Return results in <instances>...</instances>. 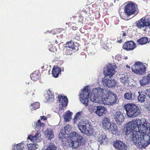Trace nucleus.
<instances>
[{
    "instance_id": "obj_49",
    "label": "nucleus",
    "mask_w": 150,
    "mask_h": 150,
    "mask_svg": "<svg viewBox=\"0 0 150 150\" xmlns=\"http://www.w3.org/2000/svg\"><path fill=\"white\" fill-rule=\"evenodd\" d=\"M50 50L52 52H54L56 51V50L55 47L52 46V47L50 49Z\"/></svg>"
},
{
    "instance_id": "obj_41",
    "label": "nucleus",
    "mask_w": 150,
    "mask_h": 150,
    "mask_svg": "<svg viewBox=\"0 0 150 150\" xmlns=\"http://www.w3.org/2000/svg\"><path fill=\"white\" fill-rule=\"evenodd\" d=\"M30 77L32 80L36 81L38 79L39 76L37 74V72L35 71L30 74Z\"/></svg>"
},
{
    "instance_id": "obj_9",
    "label": "nucleus",
    "mask_w": 150,
    "mask_h": 150,
    "mask_svg": "<svg viewBox=\"0 0 150 150\" xmlns=\"http://www.w3.org/2000/svg\"><path fill=\"white\" fill-rule=\"evenodd\" d=\"M116 68L115 64H109L104 70L103 73L105 76L111 77L115 74Z\"/></svg>"
},
{
    "instance_id": "obj_60",
    "label": "nucleus",
    "mask_w": 150,
    "mask_h": 150,
    "mask_svg": "<svg viewBox=\"0 0 150 150\" xmlns=\"http://www.w3.org/2000/svg\"><path fill=\"white\" fill-rule=\"evenodd\" d=\"M146 29H145L144 30L145 31H146Z\"/></svg>"
},
{
    "instance_id": "obj_10",
    "label": "nucleus",
    "mask_w": 150,
    "mask_h": 150,
    "mask_svg": "<svg viewBox=\"0 0 150 150\" xmlns=\"http://www.w3.org/2000/svg\"><path fill=\"white\" fill-rule=\"evenodd\" d=\"M150 25V18L143 17L138 21L136 23V26L139 28H146Z\"/></svg>"
},
{
    "instance_id": "obj_6",
    "label": "nucleus",
    "mask_w": 150,
    "mask_h": 150,
    "mask_svg": "<svg viewBox=\"0 0 150 150\" xmlns=\"http://www.w3.org/2000/svg\"><path fill=\"white\" fill-rule=\"evenodd\" d=\"M125 15L128 16L133 14L135 16L137 15L138 13L137 4L133 3L127 4L125 7Z\"/></svg>"
},
{
    "instance_id": "obj_27",
    "label": "nucleus",
    "mask_w": 150,
    "mask_h": 150,
    "mask_svg": "<svg viewBox=\"0 0 150 150\" xmlns=\"http://www.w3.org/2000/svg\"><path fill=\"white\" fill-rule=\"evenodd\" d=\"M25 144L23 143L17 144L13 146V150H26Z\"/></svg>"
},
{
    "instance_id": "obj_43",
    "label": "nucleus",
    "mask_w": 150,
    "mask_h": 150,
    "mask_svg": "<svg viewBox=\"0 0 150 150\" xmlns=\"http://www.w3.org/2000/svg\"><path fill=\"white\" fill-rule=\"evenodd\" d=\"M31 107H33V108H31L32 110H35L36 109L40 107V104L38 102H36L33 104H32L31 105Z\"/></svg>"
},
{
    "instance_id": "obj_4",
    "label": "nucleus",
    "mask_w": 150,
    "mask_h": 150,
    "mask_svg": "<svg viewBox=\"0 0 150 150\" xmlns=\"http://www.w3.org/2000/svg\"><path fill=\"white\" fill-rule=\"evenodd\" d=\"M124 107L127 115L129 117H135L140 115V109L134 104H127L125 105Z\"/></svg>"
},
{
    "instance_id": "obj_39",
    "label": "nucleus",
    "mask_w": 150,
    "mask_h": 150,
    "mask_svg": "<svg viewBox=\"0 0 150 150\" xmlns=\"http://www.w3.org/2000/svg\"><path fill=\"white\" fill-rule=\"evenodd\" d=\"M98 106H95L93 105H89L88 107V109L89 111L91 113L93 112L96 113Z\"/></svg>"
},
{
    "instance_id": "obj_50",
    "label": "nucleus",
    "mask_w": 150,
    "mask_h": 150,
    "mask_svg": "<svg viewBox=\"0 0 150 150\" xmlns=\"http://www.w3.org/2000/svg\"><path fill=\"white\" fill-rule=\"evenodd\" d=\"M146 96H148L149 98H150V89L147 90L146 92Z\"/></svg>"
},
{
    "instance_id": "obj_18",
    "label": "nucleus",
    "mask_w": 150,
    "mask_h": 150,
    "mask_svg": "<svg viewBox=\"0 0 150 150\" xmlns=\"http://www.w3.org/2000/svg\"><path fill=\"white\" fill-rule=\"evenodd\" d=\"M71 144L70 145H71V146H72V148L76 149L79 145H81L84 142V139H82L79 140H71Z\"/></svg>"
},
{
    "instance_id": "obj_37",
    "label": "nucleus",
    "mask_w": 150,
    "mask_h": 150,
    "mask_svg": "<svg viewBox=\"0 0 150 150\" xmlns=\"http://www.w3.org/2000/svg\"><path fill=\"white\" fill-rule=\"evenodd\" d=\"M82 113V112H77L75 115L74 118V123H76L77 122L79 121L80 119V117H81V114Z\"/></svg>"
},
{
    "instance_id": "obj_52",
    "label": "nucleus",
    "mask_w": 150,
    "mask_h": 150,
    "mask_svg": "<svg viewBox=\"0 0 150 150\" xmlns=\"http://www.w3.org/2000/svg\"><path fill=\"white\" fill-rule=\"evenodd\" d=\"M50 33L52 34L53 35H54L56 34V32L55 31V30H53L51 31Z\"/></svg>"
},
{
    "instance_id": "obj_21",
    "label": "nucleus",
    "mask_w": 150,
    "mask_h": 150,
    "mask_svg": "<svg viewBox=\"0 0 150 150\" xmlns=\"http://www.w3.org/2000/svg\"><path fill=\"white\" fill-rule=\"evenodd\" d=\"M98 141L100 144H105L108 142V140L105 134H102L98 137Z\"/></svg>"
},
{
    "instance_id": "obj_48",
    "label": "nucleus",
    "mask_w": 150,
    "mask_h": 150,
    "mask_svg": "<svg viewBox=\"0 0 150 150\" xmlns=\"http://www.w3.org/2000/svg\"><path fill=\"white\" fill-rule=\"evenodd\" d=\"M122 57L119 54L117 55L115 57V59L117 60V61H120Z\"/></svg>"
},
{
    "instance_id": "obj_3",
    "label": "nucleus",
    "mask_w": 150,
    "mask_h": 150,
    "mask_svg": "<svg viewBox=\"0 0 150 150\" xmlns=\"http://www.w3.org/2000/svg\"><path fill=\"white\" fill-rule=\"evenodd\" d=\"M34 125L35 130L37 131L36 134L34 136L29 135L28 139L31 142L36 143L39 142L41 141V134L40 132L43 131L45 125L44 123L41 122L40 120H38L37 122L34 123Z\"/></svg>"
},
{
    "instance_id": "obj_12",
    "label": "nucleus",
    "mask_w": 150,
    "mask_h": 150,
    "mask_svg": "<svg viewBox=\"0 0 150 150\" xmlns=\"http://www.w3.org/2000/svg\"><path fill=\"white\" fill-rule=\"evenodd\" d=\"M58 98L59 101V105L60 106L58 114L60 116V114L64 112L63 107H66L67 105L68 99L67 97L62 96H59Z\"/></svg>"
},
{
    "instance_id": "obj_42",
    "label": "nucleus",
    "mask_w": 150,
    "mask_h": 150,
    "mask_svg": "<svg viewBox=\"0 0 150 150\" xmlns=\"http://www.w3.org/2000/svg\"><path fill=\"white\" fill-rule=\"evenodd\" d=\"M67 132H64L63 130V129H62L61 130L60 132L59 133V136L60 139H62L61 141L65 138L66 134H67Z\"/></svg>"
},
{
    "instance_id": "obj_8",
    "label": "nucleus",
    "mask_w": 150,
    "mask_h": 150,
    "mask_svg": "<svg viewBox=\"0 0 150 150\" xmlns=\"http://www.w3.org/2000/svg\"><path fill=\"white\" fill-rule=\"evenodd\" d=\"M88 86L84 87L80 92V100L81 102L86 106L88 105V97L90 92Z\"/></svg>"
},
{
    "instance_id": "obj_59",
    "label": "nucleus",
    "mask_w": 150,
    "mask_h": 150,
    "mask_svg": "<svg viewBox=\"0 0 150 150\" xmlns=\"http://www.w3.org/2000/svg\"><path fill=\"white\" fill-rule=\"evenodd\" d=\"M47 32H48V33H49V31H47Z\"/></svg>"
},
{
    "instance_id": "obj_55",
    "label": "nucleus",
    "mask_w": 150,
    "mask_h": 150,
    "mask_svg": "<svg viewBox=\"0 0 150 150\" xmlns=\"http://www.w3.org/2000/svg\"><path fill=\"white\" fill-rule=\"evenodd\" d=\"M126 34H125V33H124L123 34V35H122V36H125L126 35Z\"/></svg>"
},
{
    "instance_id": "obj_23",
    "label": "nucleus",
    "mask_w": 150,
    "mask_h": 150,
    "mask_svg": "<svg viewBox=\"0 0 150 150\" xmlns=\"http://www.w3.org/2000/svg\"><path fill=\"white\" fill-rule=\"evenodd\" d=\"M111 123L110 122V119L108 117H105L102 120V124L104 128L107 129L109 127Z\"/></svg>"
},
{
    "instance_id": "obj_11",
    "label": "nucleus",
    "mask_w": 150,
    "mask_h": 150,
    "mask_svg": "<svg viewBox=\"0 0 150 150\" xmlns=\"http://www.w3.org/2000/svg\"><path fill=\"white\" fill-rule=\"evenodd\" d=\"M102 81L104 86L109 88H115L117 84V81L114 79H110L106 77L103 78Z\"/></svg>"
},
{
    "instance_id": "obj_51",
    "label": "nucleus",
    "mask_w": 150,
    "mask_h": 150,
    "mask_svg": "<svg viewBox=\"0 0 150 150\" xmlns=\"http://www.w3.org/2000/svg\"><path fill=\"white\" fill-rule=\"evenodd\" d=\"M40 120H47V117L45 116H41L40 117Z\"/></svg>"
},
{
    "instance_id": "obj_62",
    "label": "nucleus",
    "mask_w": 150,
    "mask_h": 150,
    "mask_svg": "<svg viewBox=\"0 0 150 150\" xmlns=\"http://www.w3.org/2000/svg\"><path fill=\"white\" fill-rule=\"evenodd\" d=\"M100 1H101V0H100Z\"/></svg>"
},
{
    "instance_id": "obj_32",
    "label": "nucleus",
    "mask_w": 150,
    "mask_h": 150,
    "mask_svg": "<svg viewBox=\"0 0 150 150\" xmlns=\"http://www.w3.org/2000/svg\"><path fill=\"white\" fill-rule=\"evenodd\" d=\"M45 98L48 102H51L54 101V95L51 93L49 92L45 95Z\"/></svg>"
},
{
    "instance_id": "obj_56",
    "label": "nucleus",
    "mask_w": 150,
    "mask_h": 150,
    "mask_svg": "<svg viewBox=\"0 0 150 150\" xmlns=\"http://www.w3.org/2000/svg\"><path fill=\"white\" fill-rule=\"evenodd\" d=\"M124 59H127V57H125V58H124Z\"/></svg>"
},
{
    "instance_id": "obj_44",
    "label": "nucleus",
    "mask_w": 150,
    "mask_h": 150,
    "mask_svg": "<svg viewBox=\"0 0 150 150\" xmlns=\"http://www.w3.org/2000/svg\"><path fill=\"white\" fill-rule=\"evenodd\" d=\"M74 45V43L72 41L69 42H67L66 46L65 47H69L72 49L73 45Z\"/></svg>"
},
{
    "instance_id": "obj_36",
    "label": "nucleus",
    "mask_w": 150,
    "mask_h": 150,
    "mask_svg": "<svg viewBox=\"0 0 150 150\" xmlns=\"http://www.w3.org/2000/svg\"><path fill=\"white\" fill-rule=\"evenodd\" d=\"M64 54L67 55H69L72 54V50L69 47H64L63 49Z\"/></svg>"
},
{
    "instance_id": "obj_30",
    "label": "nucleus",
    "mask_w": 150,
    "mask_h": 150,
    "mask_svg": "<svg viewBox=\"0 0 150 150\" xmlns=\"http://www.w3.org/2000/svg\"><path fill=\"white\" fill-rule=\"evenodd\" d=\"M25 146H26V150H35L39 147L38 145L36 144H30L28 145L26 144Z\"/></svg>"
},
{
    "instance_id": "obj_40",
    "label": "nucleus",
    "mask_w": 150,
    "mask_h": 150,
    "mask_svg": "<svg viewBox=\"0 0 150 150\" xmlns=\"http://www.w3.org/2000/svg\"><path fill=\"white\" fill-rule=\"evenodd\" d=\"M45 134L50 140H51L54 136V134L52 133V131L51 129H47V133H46Z\"/></svg>"
},
{
    "instance_id": "obj_1",
    "label": "nucleus",
    "mask_w": 150,
    "mask_h": 150,
    "mask_svg": "<svg viewBox=\"0 0 150 150\" xmlns=\"http://www.w3.org/2000/svg\"><path fill=\"white\" fill-rule=\"evenodd\" d=\"M125 135L140 148L150 144V124L144 119L132 120L126 125Z\"/></svg>"
},
{
    "instance_id": "obj_58",
    "label": "nucleus",
    "mask_w": 150,
    "mask_h": 150,
    "mask_svg": "<svg viewBox=\"0 0 150 150\" xmlns=\"http://www.w3.org/2000/svg\"><path fill=\"white\" fill-rule=\"evenodd\" d=\"M126 66V67H129H129H128V65H127Z\"/></svg>"
},
{
    "instance_id": "obj_38",
    "label": "nucleus",
    "mask_w": 150,
    "mask_h": 150,
    "mask_svg": "<svg viewBox=\"0 0 150 150\" xmlns=\"http://www.w3.org/2000/svg\"><path fill=\"white\" fill-rule=\"evenodd\" d=\"M57 147L54 144L52 143L48 144L47 148L45 150H56Z\"/></svg>"
},
{
    "instance_id": "obj_28",
    "label": "nucleus",
    "mask_w": 150,
    "mask_h": 150,
    "mask_svg": "<svg viewBox=\"0 0 150 150\" xmlns=\"http://www.w3.org/2000/svg\"><path fill=\"white\" fill-rule=\"evenodd\" d=\"M61 70V69L59 67H55L54 66L52 70V74L53 76L55 78L57 77L59 74H60Z\"/></svg>"
},
{
    "instance_id": "obj_7",
    "label": "nucleus",
    "mask_w": 150,
    "mask_h": 150,
    "mask_svg": "<svg viewBox=\"0 0 150 150\" xmlns=\"http://www.w3.org/2000/svg\"><path fill=\"white\" fill-rule=\"evenodd\" d=\"M131 69L133 72L138 75L144 74L146 71L145 65L139 62H136Z\"/></svg>"
},
{
    "instance_id": "obj_54",
    "label": "nucleus",
    "mask_w": 150,
    "mask_h": 150,
    "mask_svg": "<svg viewBox=\"0 0 150 150\" xmlns=\"http://www.w3.org/2000/svg\"><path fill=\"white\" fill-rule=\"evenodd\" d=\"M117 42H119V43H121L122 42V40H120L118 41V40L117 41Z\"/></svg>"
},
{
    "instance_id": "obj_46",
    "label": "nucleus",
    "mask_w": 150,
    "mask_h": 150,
    "mask_svg": "<svg viewBox=\"0 0 150 150\" xmlns=\"http://www.w3.org/2000/svg\"><path fill=\"white\" fill-rule=\"evenodd\" d=\"M79 50L78 45L76 43L75 44L74 43V45H73V47H72V51L74 50H75L76 51Z\"/></svg>"
},
{
    "instance_id": "obj_45",
    "label": "nucleus",
    "mask_w": 150,
    "mask_h": 150,
    "mask_svg": "<svg viewBox=\"0 0 150 150\" xmlns=\"http://www.w3.org/2000/svg\"><path fill=\"white\" fill-rule=\"evenodd\" d=\"M71 129V127L69 125H67L65 127H64L63 130L64 132H68Z\"/></svg>"
},
{
    "instance_id": "obj_47",
    "label": "nucleus",
    "mask_w": 150,
    "mask_h": 150,
    "mask_svg": "<svg viewBox=\"0 0 150 150\" xmlns=\"http://www.w3.org/2000/svg\"><path fill=\"white\" fill-rule=\"evenodd\" d=\"M112 46V45L110 42H108L106 44V47L105 49L107 48L108 49H110Z\"/></svg>"
},
{
    "instance_id": "obj_24",
    "label": "nucleus",
    "mask_w": 150,
    "mask_h": 150,
    "mask_svg": "<svg viewBox=\"0 0 150 150\" xmlns=\"http://www.w3.org/2000/svg\"><path fill=\"white\" fill-rule=\"evenodd\" d=\"M109 128L107 129L111 131L112 134H116L117 131V125L113 122L111 123Z\"/></svg>"
},
{
    "instance_id": "obj_61",
    "label": "nucleus",
    "mask_w": 150,
    "mask_h": 150,
    "mask_svg": "<svg viewBox=\"0 0 150 150\" xmlns=\"http://www.w3.org/2000/svg\"><path fill=\"white\" fill-rule=\"evenodd\" d=\"M41 68H42V69H43V67H41Z\"/></svg>"
},
{
    "instance_id": "obj_17",
    "label": "nucleus",
    "mask_w": 150,
    "mask_h": 150,
    "mask_svg": "<svg viewBox=\"0 0 150 150\" xmlns=\"http://www.w3.org/2000/svg\"><path fill=\"white\" fill-rule=\"evenodd\" d=\"M71 141L84 139L80 134L75 132H72L70 134Z\"/></svg>"
},
{
    "instance_id": "obj_57",
    "label": "nucleus",
    "mask_w": 150,
    "mask_h": 150,
    "mask_svg": "<svg viewBox=\"0 0 150 150\" xmlns=\"http://www.w3.org/2000/svg\"><path fill=\"white\" fill-rule=\"evenodd\" d=\"M55 43L56 44L58 43V42L57 40L55 41Z\"/></svg>"
},
{
    "instance_id": "obj_19",
    "label": "nucleus",
    "mask_w": 150,
    "mask_h": 150,
    "mask_svg": "<svg viewBox=\"0 0 150 150\" xmlns=\"http://www.w3.org/2000/svg\"><path fill=\"white\" fill-rule=\"evenodd\" d=\"M139 96L137 97L138 101L140 103H143L145 101L146 97V92L144 91H139L138 92Z\"/></svg>"
},
{
    "instance_id": "obj_26",
    "label": "nucleus",
    "mask_w": 150,
    "mask_h": 150,
    "mask_svg": "<svg viewBox=\"0 0 150 150\" xmlns=\"http://www.w3.org/2000/svg\"><path fill=\"white\" fill-rule=\"evenodd\" d=\"M78 122L79 123L78 124V127L79 129L83 128L85 126L88 127L89 126L90 124L87 120H82Z\"/></svg>"
},
{
    "instance_id": "obj_33",
    "label": "nucleus",
    "mask_w": 150,
    "mask_h": 150,
    "mask_svg": "<svg viewBox=\"0 0 150 150\" xmlns=\"http://www.w3.org/2000/svg\"><path fill=\"white\" fill-rule=\"evenodd\" d=\"M72 114V112L69 110L66 112L64 116V120L66 122L69 121L71 118Z\"/></svg>"
},
{
    "instance_id": "obj_25",
    "label": "nucleus",
    "mask_w": 150,
    "mask_h": 150,
    "mask_svg": "<svg viewBox=\"0 0 150 150\" xmlns=\"http://www.w3.org/2000/svg\"><path fill=\"white\" fill-rule=\"evenodd\" d=\"M106 110L105 108L102 106H98L96 114L99 116H101Z\"/></svg>"
},
{
    "instance_id": "obj_15",
    "label": "nucleus",
    "mask_w": 150,
    "mask_h": 150,
    "mask_svg": "<svg viewBox=\"0 0 150 150\" xmlns=\"http://www.w3.org/2000/svg\"><path fill=\"white\" fill-rule=\"evenodd\" d=\"M79 129L82 133L88 136L92 135L94 132V129L90 124L89 126H85L83 128H81Z\"/></svg>"
},
{
    "instance_id": "obj_53",
    "label": "nucleus",
    "mask_w": 150,
    "mask_h": 150,
    "mask_svg": "<svg viewBox=\"0 0 150 150\" xmlns=\"http://www.w3.org/2000/svg\"><path fill=\"white\" fill-rule=\"evenodd\" d=\"M77 27H72V29L73 30H76L77 29Z\"/></svg>"
},
{
    "instance_id": "obj_16",
    "label": "nucleus",
    "mask_w": 150,
    "mask_h": 150,
    "mask_svg": "<svg viewBox=\"0 0 150 150\" xmlns=\"http://www.w3.org/2000/svg\"><path fill=\"white\" fill-rule=\"evenodd\" d=\"M136 47L135 43L132 41H129L125 42L122 47L124 49L127 51L132 50Z\"/></svg>"
},
{
    "instance_id": "obj_2",
    "label": "nucleus",
    "mask_w": 150,
    "mask_h": 150,
    "mask_svg": "<svg viewBox=\"0 0 150 150\" xmlns=\"http://www.w3.org/2000/svg\"><path fill=\"white\" fill-rule=\"evenodd\" d=\"M106 91L105 90L104 91L103 89L100 88L93 89L90 97V100L94 103H102Z\"/></svg>"
},
{
    "instance_id": "obj_20",
    "label": "nucleus",
    "mask_w": 150,
    "mask_h": 150,
    "mask_svg": "<svg viewBox=\"0 0 150 150\" xmlns=\"http://www.w3.org/2000/svg\"><path fill=\"white\" fill-rule=\"evenodd\" d=\"M149 83H150V73H149L146 76H144L142 79L140 81L141 86H145Z\"/></svg>"
},
{
    "instance_id": "obj_35",
    "label": "nucleus",
    "mask_w": 150,
    "mask_h": 150,
    "mask_svg": "<svg viewBox=\"0 0 150 150\" xmlns=\"http://www.w3.org/2000/svg\"><path fill=\"white\" fill-rule=\"evenodd\" d=\"M148 41V38L146 37H143L137 40L138 42L140 45H144L147 43Z\"/></svg>"
},
{
    "instance_id": "obj_22",
    "label": "nucleus",
    "mask_w": 150,
    "mask_h": 150,
    "mask_svg": "<svg viewBox=\"0 0 150 150\" xmlns=\"http://www.w3.org/2000/svg\"><path fill=\"white\" fill-rule=\"evenodd\" d=\"M135 97V95L134 93L129 91L126 92L124 95V98L127 100H134Z\"/></svg>"
},
{
    "instance_id": "obj_13",
    "label": "nucleus",
    "mask_w": 150,
    "mask_h": 150,
    "mask_svg": "<svg viewBox=\"0 0 150 150\" xmlns=\"http://www.w3.org/2000/svg\"><path fill=\"white\" fill-rule=\"evenodd\" d=\"M124 115H125L120 111H117L114 114V119L118 124H121L124 121Z\"/></svg>"
},
{
    "instance_id": "obj_34",
    "label": "nucleus",
    "mask_w": 150,
    "mask_h": 150,
    "mask_svg": "<svg viewBox=\"0 0 150 150\" xmlns=\"http://www.w3.org/2000/svg\"><path fill=\"white\" fill-rule=\"evenodd\" d=\"M119 80L121 83L124 85L128 83L129 81L127 77L125 75H122L120 78Z\"/></svg>"
},
{
    "instance_id": "obj_31",
    "label": "nucleus",
    "mask_w": 150,
    "mask_h": 150,
    "mask_svg": "<svg viewBox=\"0 0 150 150\" xmlns=\"http://www.w3.org/2000/svg\"><path fill=\"white\" fill-rule=\"evenodd\" d=\"M25 146H26V150H35L39 147L38 145L36 144H30L28 145L26 144Z\"/></svg>"
},
{
    "instance_id": "obj_29",
    "label": "nucleus",
    "mask_w": 150,
    "mask_h": 150,
    "mask_svg": "<svg viewBox=\"0 0 150 150\" xmlns=\"http://www.w3.org/2000/svg\"><path fill=\"white\" fill-rule=\"evenodd\" d=\"M25 146H26V150H35L39 147L38 145L36 144H30L28 145L26 144Z\"/></svg>"
},
{
    "instance_id": "obj_5",
    "label": "nucleus",
    "mask_w": 150,
    "mask_h": 150,
    "mask_svg": "<svg viewBox=\"0 0 150 150\" xmlns=\"http://www.w3.org/2000/svg\"><path fill=\"white\" fill-rule=\"evenodd\" d=\"M102 104L108 105H112L117 102L118 98L116 94L113 93L109 91H106L105 94L104 96V98Z\"/></svg>"
},
{
    "instance_id": "obj_14",
    "label": "nucleus",
    "mask_w": 150,
    "mask_h": 150,
    "mask_svg": "<svg viewBox=\"0 0 150 150\" xmlns=\"http://www.w3.org/2000/svg\"><path fill=\"white\" fill-rule=\"evenodd\" d=\"M114 147L118 150H127V146L122 141L117 140L113 143Z\"/></svg>"
}]
</instances>
